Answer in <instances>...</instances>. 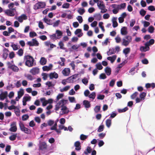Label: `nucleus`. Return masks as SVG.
Here are the masks:
<instances>
[{"label": "nucleus", "mask_w": 155, "mask_h": 155, "mask_svg": "<svg viewBox=\"0 0 155 155\" xmlns=\"http://www.w3.org/2000/svg\"><path fill=\"white\" fill-rule=\"evenodd\" d=\"M82 30L80 29H77L74 31V34L75 35H78V37H81L83 36V33L81 32Z\"/></svg>", "instance_id": "16"}, {"label": "nucleus", "mask_w": 155, "mask_h": 155, "mask_svg": "<svg viewBox=\"0 0 155 155\" xmlns=\"http://www.w3.org/2000/svg\"><path fill=\"white\" fill-rule=\"evenodd\" d=\"M69 112V110L68 109L66 106H64L61 108L60 113L61 115H63L68 114Z\"/></svg>", "instance_id": "10"}, {"label": "nucleus", "mask_w": 155, "mask_h": 155, "mask_svg": "<svg viewBox=\"0 0 155 155\" xmlns=\"http://www.w3.org/2000/svg\"><path fill=\"white\" fill-rule=\"evenodd\" d=\"M37 34L35 32H30L29 33V36L31 38H33L34 37L36 36Z\"/></svg>", "instance_id": "56"}, {"label": "nucleus", "mask_w": 155, "mask_h": 155, "mask_svg": "<svg viewBox=\"0 0 155 155\" xmlns=\"http://www.w3.org/2000/svg\"><path fill=\"white\" fill-rule=\"evenodd\" d=\"M96 66L97 69L99 70H101L103 68V67L102 66L101 64V63H98L96 64Z\"/></svg>", "instance_id": "50"}, {"label": "nucleus", "mask_w": 155, "mask_h": 155, "mask_svg": "<svg viewBox=\"0 0 155 155\" xmlns=\"http://www.w3.org/2000/svg\"><path fill=\"white\" fill-rule=\"evenodd\" d=\"M116 53L115 48H112L110 49L109 51L107 52V53L108 55H110L112 54H114Z\"/></svg>", "instance_id": "33"}, {"label": "nucleus", "mask_w": 155, "mask_h": 155, "mask_svg": "<svg viewBox=\"0 0 155 155\" xmlns=\"http://www.w3.org/2000/svg\"><path fill=\"white\" fill-rule=\"evenodd\" d=\"M46 5V3L44 2H39L36 3L34 6L33 8L35 10L45 8Z\"/></svg>", "instance_id": "4"}, {"label": "nucleus", "mask_w": 155, "mask_h": 155, "mask_svg": "<svg viewBox=\"0 0 155 155\" xmlns=\"http://www.w3.org/2000/svg\"><path fill=\"white\" fill-rule=\"evenodd\" d=\"M43 20L44 21V22L46 24H47L48 25H51V20L50 19H48L46 18L45 17L44 18Z\"/></svg>", "instance_id": "42"}, {"label": "nucleus", "mask_w": 155, "mask_h": 155, "mask_svg": "<svg viewBox=\"0 0 155 155\" xmlns=\"http://www.w3.org/2000/svg\"><path fill=\"white\" fill-rule=\"evenodd\" d=\"M70 88V86H67L60 89V91L61 92H63L64 91H66L68 90Z\"/></svg>", "instance_id": "37"}, {"label": "nucleus", "mask_w": 155, "mask_h": 155, "mask_svg": "<svg viewBox=\"0 0 155 155\" xmlns=\"http://www.w3.org/2000/svg\"><path fill=\"white\" fill-rule=\"evenodd\" d=\"M126 4L125 3H123L120 4V5H117V6L119 8V9H124L126 7Z\"/></svg>", "instance_id": "46"}, {"label": "nucleus", "mask_w": 155, "mask_h": 155, "mask_svg": "<svg viewBox=\"0 0 155 155\" xmlns=\"http://www.w3.org/2000/svg\"><path fill=\"white\" fill-rule=\"evenodd\" d=\"M23 50L22 48H20L18 52H17V54L19 56H21L23 55Z\"/></svg>", "instance_id": "41"}, {"label": "nucleus", "mask_w": 155, "mask_h": 155, "mask_svg": "<svg viewBox=\"0 0 155 155\" xmlns=\"http://www.w3.org/2000/svg\"><path fill=\"white\" fill-rule=\"evenodd\" d=\"M94 17L95 19L97 21H100L101 18V16L100 14H96L94 15Z\"/></svg>", "instance_id": "32"}, {"label": "nucleus", "mask_w": 155, "mask_h": 155, "mask_svg": "<svg viewBox=\"0 0 155 155\" xmlns=\"http://www.w3.org/2000/svg\"><path fill=\"white\" fill-rule=\"evenodd\" d=\"M92 150V149L90 147L88 146L86 150L84 151V153L85 155H88V153H90Z\"/></svg>", "instance_id": "31"}, {"label": "nucleus", "mask_w": 155, "mask_h": 155, "mask_svg": "<svg viewBox=\"0 0 155 155\" xmlns=\"http://www.w3.org/2000/svg\"><path fill=\"white\" fill-rule=\"evenodd\" d=\"M3 57L5 59H6L8 55L9 51L6 48H4L3 50Z\"/></svg>", "instance_id": "20"}, {"label": "nucleus", "mask_w": 155, "mask_h": 155, "mask_svg": "<svg viewBox=\"0 0 155 155\" xmlns=\"http://www.w3.org/2000/svg\"><path fill=\"white\" fill-rule=\"evenodd\" d=\"M25 101H29L31 99V97L29 95L24 96L23 97V99Z\"/></svg>", "instance_id": "53"}, {"label": "nucleus", "mask_w": 155, "mask_h": 155, "mask_svg": "<svg viewBox=\"0 0 155 155\" xmlns=\"http://www.w3.org/2000/svg\"><path fill=\"white\" fill-rule=\"evenodd\" d=\"M120 33L122 35H126L127 34V28L126 27H123L120 30Z\"/></svg>", "instance_id": "18"}, {"label": "nucleus", "mask_w": 155, "mask_h": 155, "mask_svg": "<svg viewBox=\"0 0 155 155\" xmlns=\"http://www.w3.org/2000/svg\"><path fill=\"white\" fill-rule=\"evenodd\" d=\"M104 144V142L103 140H99L98 143V145L99 147H101Z\"/></svg>", "instance_id": "63"}, {"label": "nucleus", "mask_w": 155, "mask_h": 155, "mask_svg": "<svg viewBox=\"0 0 155 155\" xmlns=\"http://www.w3.org/2000/svg\"><path fill=\"white\" fill-rule=\"evenodd\" d=\"M146 95V94L145 92H142L140 95V98L142 100H143L145 99V97Z\"/></svg>", "instance_id": "47"}, {"label": "nucleus", "mask_w": 155, "mask_h": 155, "mask_svg": "<svg viewBox=\"0 0 155 155\" xmlns=\"http://www.w3.org/2000/svg\"><path fill=\"white\" fill-rule=\"evenodd\" d=\"M132 40V37L131 36L129 35L126 36L125 38L123 39L122 45L126 47L131 42Z\"/></svg>", "instance_id": "2"}, {"label": "nucleus", "mask_w": 155, "mask_h": 155, "mask_svg": "<svg viewBox=\"0 0 155 155\" xmlns=\"http://www.w3.org/2000/svg\"><path fill=\"white\" fill-rule=\"evenodd\" d=\"M117 18L114 17L112 19L113 22V26L114 28H115L118 26V23L116 21Z\"/></svg>", "instance_id": "28"}, {"label": "nucleus", "mask_w": 155, "mask_h": 155, "mask_svg": "<svg viewBox=\"0 0 155 155\" xmlns=\"http://www.w3.org/2000/svg\"><path fill=\"white\" fill-rule=\"evenodd\" d=\"M116 42L117 43H120L121 41V38L119 35H118L115 38Z\"/></svg>", "instance_id": "52"}, {"label": "nucleus", "mask_w": 155, "mask_h": 155, "mask_svg": "<svg viewBox=\"0 0 155 155\" xmlns=\"http://www.w3.org/2000/svg\"><path fill=\"white\" fill-rule=\"evenodd\" d=\"M117 56L116 55H114L112 56H109L107 58V59L110 61L111 63H113L114 61L116 60Z\"/></svg>", "instance_id": "21"}, {"label": "nucleus", "mask_w": 155, "mask_h": 155, "mask_svg": "<svg viewBox=\"0 0 155 155\" xmlns=\"http://www.w3.org/2000/svg\"><path fill=\"white\" fill-rule=\"evenodd\" d=\"M101 106H96L94 108V110L96 113L100 112Z\"/></svg>", "instance_id": "36"}, {"label": "nucleus", "mask_w": 155, "mask_h": 155, "mask_svg": "<svg viewBox=\"0 0 155 155\" xmlns=\"http://www.w3.org/2000/svg\"><path fill=\"white\" fill-rule=\"evenodd\" d=\"M83 103L86 108H89L91 107L90 102L88 101L84 100L83 102Z\"/></svg>", "instance_id": "25"}, {"label": "nucleus", "mask_w": 155, "mask_h": 155, "mask_svg": "<svg viewBox=\"0 0 155 155\" xmlns=\"http://www.w3.org/2000/svg\"><path fill=\"white\" fill-rule=\"evenodd\" d=\"M47 123L48 125L51 126L54 124V121L52 120H50L48 121Z\"/></svg>", "instance_id": "60"}, {"label": "nucleus", "mask_w": 155, "mask_h": 155, "mask_svg": "<svg viewBox=\"0 0 155 155\" xmlns=\"http://www.w3.org/2000/svg\"><path fill=\"white\" fill-rule=\"evenodd\" d=\"M58 45L60 46V49L62 50H65L66 49V48L64 47V44L62 41H59L58 43Z\"/></svg>", "instance_id": "38"}, {"label": "nucleus", "mask_w": 155, "mask_h": 155, "mask_svg": "<svg viewBox=\"0 0 155 155\" xmlns=\"http://www.w3.org/2000/svg\"><path fill=\"white\" fill-rule=\"evenodd\" d=\"M7 64L8 67L12 69L14 71L18 72L19 70L18 68L14 65L12 64L10 62H8Z\"/></svg>", "instance_id": "9"}, {"label": "nucleus", "mask_w": 155, "mask_h": 155, "mask_svg": "<svg viewBox=\"0 0 155 155\" xmlns=\"http://www.w3.org/2000/svg\"><path fill=\"white\" fill-rule=\"evenodd\" d=\"M11 46L12 48L14 51H16L20 48V46L18 45H17L14 44L13 43H12Z\"/></svg>", "instance_id": "26"}, {"label": "nucleus", "mask_w": 155, "mask_h": 155, "mask_svg": "<svg viewBox=\"0 0 155 155\" xmlns=\"http://www.w3.org/2000/svg\"><path fill=\"white\" fill-rule=\"evenodd\" d=\"M49 76L51 79L53 78H57L58 77V74L55 72L50 73Z\"/></svg>", "instance_id": "22"}, {"label": "nucleus", "mask_w": 155, "mask_h": 155, "mask_svg": "<svg viewBox=\"0 0 155 155\" xmlns=\"http://www.w3.org/2000/svg\"><path fill=\"white\" fill-rule=\"evenodd\" d=\"M19 125L22 131L27 134H29L30 133L29 129L25 127L22 123L20 122L19 123Z\"/></svg>", "instance_id": "5"}, {"label": "nucleus", "mask_w": 155, "mask_h": 155, "mask_svg": "<svg viewBox=\"0 0 155 155\" xmlns=\"http://www.w3.org/2000/svg\"><path fill=\"white\" fill-rule=\"evenodd\" d=\"M68 100L64 99L58 102L55 106V110L57 111L59 110L61 107L64 106V105L67 104Z\"/></svg>", "instance_id": "3"}, {"label": "nucleus", "mask_w": 155, "mask_h": 155, "mask_svg": "<svg viewBox=\"0 0 155 155\" xmlns=\"http://www.w3.org/2000/svg\"><path fill=\"white\" fill-rule=\"evenodd\" d=\"M17 136V134H13L11 136L9 137V139L11 141H14L15 140Z\"/></svg>", "instance_id": "35"}, {"label": "nucleus", "mask_w": 155, "mask_h": 155, "mask_svg": "<svg viewBox=\"0 0 155 155\" xmlns=\"http://www.w3.org/2000/svg\"><path fill=\"white\" fill-rule=\"evenodd\" d=\"M8 96V92L5 91L2 92L0 94V100L3 101L4 99H6Z\"/></svg>", "instance_id": "13"}, {"label": "nucleus", "mask_w": 155, "mask_h": 155, "mask_svg": "<svg viewBox=\"0 0 155 155\" xmlns=\"http://www.w3.org/2000/svg\"><path fill=\"white\" fill-rule=\"evenodd\" d=\"M128 109V108L127 107H126L125 108L122 109H119L118 110V112L120 113H123V112H124L125 111H126Z\"/></svg>", "instance_id": "43"}, {"label": "nucleus", "mask_w": 155, "mask_h": 155, "mask_svg": "<svg viewBox=\"0 0 155 155\" xmlns=\"http://www.w3.org/2000/svg\"><path fill=\"white\" fill-rule=\"evenodd\" d=\"M97 5L99 9H100L103 8H104V7H105V6L104 5V4L101 3H97Z\"/></svg>", "instance_id": "51"}, {"label": "nucleus", "mask_w": 155, "mask_h": 155, "mask_svg": "<svg viewBox=\"0 0 155 155\" xmlns=\"http://www.w3.org/2000/svg\"><path fill=\"white\" fill-rule=\"evenodd\" d=\"M140 50L141 51H146L150 50V48L148 46L145 45V46H141L140 48Z\"/></svg>", "instance_id": "24"}, {"label": "nucleus", "mask_w": 155, "mask_h": 155, "mask_svg": "<svg viewBox=\"0 0 155 155\" xmlns=\"http://www.w3.org/2000/svg\"><path fill=\"white\" fill-rule=\"evenodd\" d=\"M96 96V93L95 92H93L91 94L89 95L88 97L90 98L94 99Z\"/></svg>", "instance_id": "48"}, {"label": "nucleus", "mask_w": 155, "mask_h": 155, "mask_svg": "<svg viewBox=\"0 0 155 155\" xmlns=\"http://www.w3.org/2000/svg\"><path fill=\"white\" fill-rule=\"evenodd\" d=\"M130 48H126L123 50V53L124 54L125 57H127V54L130 52Z\"/></svg>", "instance_id": "30"}, {"label": "nucleus", "mask_w": 155, "mask_h": 155, "mask_svg": "<svg viewBox=\"0 0 155 155\" xmlns=\"http://www.w3.org/2000/svg\"><path fill=\"white\" fill-rule=\"evenodd\" d=\"M105 72L107 75L109 76L111 74V69L110 68L108 67H107L105 69Z\"/></svg>", "instance_id": "29"}, {"label": "nucleus", "mask_w": 155, "mask_h": 155, "mask_svg": "<svg viewBox=\"0 0 155 155\" xmlns=\"http://www.w3.org/2000/svg\"><path fill=\"white\" fill-rule=\"evenodd\" d=\"M40 63L42 65H45L47 62L46 59L44 57H41L40 61Z\"/></svg>", "instance_id": "34"}, {"label": "nucleus", "mask_w": 155, "mask_h": 155, "mask_svg": "<svg viewBox=\"0 0 155 155\" xmlns=\"http://www.w3.org/2000/svg\"><path fill=\"white\" fill-rule=\"evenodd\" d=\"M154 43V40L153 39H151L149 41H147L145 43V45H147L149 47L150 45H153Z\"/></svg>", "instance_id": "27"}, {"label": "nucleus", "mask_w": 155, "mask_h": 155, "mask_svg": "<svg viewBox=\"0 0 155 155\" xmlns=\"http://www.w3.org/2000/svg\"><path fill=\"white\" fill-rule=\"evenodd\" d=\"M11 127L9 129L10 131L15 132L17 131V128L15 122H13L11 124Z\"/></svg>", "instance_id": "11"}, {"label": "nucleus", "mask_w": 155, "mask_h": 155, "mask_svg": "<svg viewBox=\"0 0 155 155\" xmlns=\"http://www.w3.org/2000/svg\"><path fill=\"white\" fill-rule=\"evenodd\" d=\"M126 61H124L122 63L120 64L117 67V68L120 69L126 63Z\"/></svg>", "instance_id": "62"}, {"label": "nucleus", "mask_w": 155, "mask_h": 155, "mask_svg": "<svg viewBox=\"0 0 155 155\" xmlns=\"http://www.w3.org/2000/svg\"><path fill=\"white\" fill-rule=\"evenodd\" d=\"M24 60H25V65L29 67H32L35 65L34 62L35 60L31 56L26 55L24 57Z\"/></svg>", "instance_id": "1"}, {"label": "nucleus", "mask_w": 155, "mask_h": 155, "mask_svg": "<svg viewBox=\"0 0 155 155\" xmlns=\"http://www.w3.org/2000/svg\"><path fill=\"white\" fill-rule=\"evenodd\" d=\"M64 96V94H59L57 97L56 101H57L60 99L62 98Z\"/></svg>", "instance_id": "55"}, {"label": "nucleus", "mask_w": 155, "mask_h": 155, "mask_svg": "<svg viewBox=\"0 0 155 155\" xmlns=\"http://www.w3.org/2000/svg\"><path fill=\"white\" fill-rule=\"evenodd\" d=\"M68 99L70 101L71 103H76L75 98L74 97H69Z\"/></svg>", "instance_id": "58"}, {"label": "nucleus", "mask_w": 155, "mask_h": 155, "mask_svg": "<svg viewBox=\"0 0 155 155\" xmlns=\"http://www.w3.org/2000/svg\"><path fill=\"white\" fill-rule=\"evenodd\" d=\"M85 12V10L83 8H80L78 10V12L80 15H82Z\"/></svg>", "instance_id": "49"}, {"label": "nucleus", "mask_w": 155, "mask_h": 155, "mask_svg": "<svg viewBox=\"0 0 155 155\" xmlns=\"http://www.w3.org/2000/svg\"><path fill=\"white\" fill-rule=\"evenodd\" d=\"M74 146L75 147V150L79 151L81 149V143L79 141H77L75 142Z\"/></svg>", "instance_id": "15"}, {"label": "nucleus", "mask_w": 155, "mask_h": 155, "mask_svg": "<svg viewBox=\"0 0 155 155\" xmlns=\"http://www.w3.org/2000/svg\"><path fill=\"white\" fill-rule=\"evenodd\" d=\"M15 18L20 23H22L24 20H25L27 19V17L25 14H23L18 17H15Z\"/></svg>", "instance_id": "8"}, {"label": "nucleus", "mask_w": 155, "mask_h": 155, "mask_svg": "<svg viewBox=\"0 0 155 155\" xmlns=\"http://www.w3.org/2000/svg\"><path fill=\"white\" fill-rule=\"evenodd\" d=\"M29 116L28 114H25L22 117V119L23 120H26L29 118Z\"/></svg>", "instance_id": "59"}, {"label": "nucleus", "mask_w": 155, "mask_h": 155, "mask_svg": "<svg viewBox=\"0 0 155 155\" xmlns=\"http://www.w3.org/2000/svg\"><path fill=\"white\" fill-rule=\"evenodd\" d=\"M154 29L153 27L152 26H149L148 28V31L149 33H152L154 32Z\"/></svg>", "instance_id": "44"}, {"label": "nucleus", "mask_w": 155, "mask_h": 155, "mask_svg": "<svg viewBox=\"0 0 155 155\" xmlns=\"http://www.w3.org/2000/svg\"><path fill=\"white\" fill-rule=\"evenodd\" d=\"M82 81L84 84L85 85H86L88 83V81L87 78H84L82 79Z\"/></svg>", "instance_id": "61"}, {"label": "nucleus", "mask_w": 155, "mask_h": 155, "mask_svg": "<svg viewBox=\"0 0 155 155\" xmlns=\"http://www.w3.org/2000/svg\"><path fill=\"white\" fill-rule=\"evenodd\" d=\"M111 121L110 119H108L106 121V124L107 127L109 128L111 125Z\"/></svg>", "instance_id": "39"}, {"label": "nucleus", "mask_w": 155, "mask_h": 155, "mask_svg": "<svg viewBox=\"0 0 155 155\" xmlns=\"http://www.w3.org/2000/svg\"><path fill=\"white\" fill-rule=\"evenodd\" d=\"M39 71V69L37 67L32 68L30 71L31 73L33 75H35L38 74Z\"/></svg>", "instance_id": "12"}, {"label": "nucleus", "mask_w": 155, "mask_h": 155, "mask_svg": "<svg viewBox=\"0 0 155 155\" xmlns=\"http://www.w3.org/2000/svg\"><path fill=\"white\" fill-rule=\"evenodd\" d=\"M24 93L23 89H21L18 92V97H19L21 98L23 96Z\"/></svg>", "instance_id": "40"}, {"label": "nucleus", "mask_w": 155, "mask_h": 155, "mask_svg": "<svg viewBox=\"0 0 155 155\" xmlns=\"http://www.w3.org/2000/svg\"><path fill=\"white\" fill-rule=\"evenodd\" d=\"M24 76L25 77H26L28 79L30 80V81H32L34 79V78L30 74H25Z\"/></svg>", "instance_id": "45"}, {"label": "nucleus", "mask_w": 155, "mask_h": 155, "mask_svg": "<svg viewBox=\"0 0 155 155\" xmlns=\"http://www.w3.org/2000/svg\"><path fill=\"white\" fill-rule=\"evenodd\" d=\"M107 77L105 74L104 73L101 74L99 76V78L100 79H106Z\"/></svg>", "instance_id": "54"}, {"label": "nucleus", "mask_w": 155, "mask_h": 155, "mask_svg": "<svg viewBox=\"0 0 155 155\" xmlns=\"http://www.w3.org/2000/svg\"><path fill=\"white\" fill-rule=\"evenodd\" d=\"M111 7L114 9L112 10V12L114 14H117L119 11V8L117 6V5L116 4H112L111 5Z\"/></svg>", "instance_id": "14"}, {"label": "nucleus", "mask_w": 155, "mask_h": 155, "mask_svg": "<svg viewBox=\"0 0 155 155\" xmlns=\"http://www.w3.org/2000/svg\"><path fill=\"white\" fill-rule=\"evenodd\" d=\"M27 44L30 46H38L39 43L35 39H33L31 41H28Z\"/></svg>", "instance_id": "7"}, {"label": "nucleus", "mask_w": 155, "mask_h": 155, "mask_svg": "<svg viewBox=\"0 0 155 155\" xmlns=\"http://www.w3.org/2000/svg\"><path fill=\"white\" fill-rule=\"evenodd\" d=\"M52 67V65L51 64H49L48 66H45L43 67L42 69L43 71H48L50 70Z\"/></svg>", "instance_id": "23"}, {"label": "nucleus", "mask_w": 155, "mask_h": 155, "mask_svg": "<svg viewBox=\"0 0 155 155\" xmlns=\"http://www.w3.org/2000/svg\"><path fill=\"white\" fill-rule=\"evenodd\" d=\"M47 145L45 142L41 143L40 144L39 148L41 150L46 149L47 148Z\"/></svg>", "instance_id": "19"}, {"label": "nucleus", "mask_w": 155, "mask_h": 155, "mask_svg": "<svg viewBox=\"0 0 155 155\" xmlns=\"http://www.w3.org/2000/svg\"><path fill=\"white\" fill-rule=\"evenodd\" d=\"M16 12L15 8H13L11 9H7L5 11V13L8 16H13L15 15Z\"/></svg>", "instance_id": "6"}, {"label": "nucleus", "mask_w": 155, "mask_h": 155, "mask_svg": "<svg viewBox=\"0 0 155 155\" xmlns=\"http://www.w3.org/2000/svg\"><path fill=\"white\" fill-rule=\"evenodd\" d=\"M63 74L65 76H68L70 73V69L69 68H65L62 71Z\"/></svg>", "instance_id": "17"}, {"label": "nucleus", "mask_w": 155, "mask_h": 155, "mask_svg": "<svg viewBox=\"0 0 155 155\" xmlns=\"http://www.w3.org/2000/svg\"><path fill=\"white\" fill-rule=\"evenodd\" d=\"M69 6L70 4L69 3H66L63 5L62 8H69Z\"/></svg>", "instance_id": "57"}, {"label": "nucleus", "mask_w": 155, "mask_h": 155, "mask_svg": "<svg viewBox=\"0 0 155 155\" xmlns=\"http://www.w3.org/2000/svg\"><path fill=\"white\" fill-rule=\"evenodd\" d=\"M140 14L142 16H143L146 14V11L143 9H141L140 12Z\"/></svg>", "instance_id": "64"}]
</instances>
